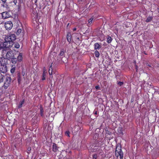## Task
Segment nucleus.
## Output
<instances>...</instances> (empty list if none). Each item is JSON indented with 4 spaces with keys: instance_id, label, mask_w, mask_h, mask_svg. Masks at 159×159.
<instances>
[{
    "instance_id": "nucleus-1",
    "label": "nucleus",
    "mask_w": 159,
    "mask_h": 159,
    "mask_svg": "<svg viewBox=\"0 0 159 159\" xmlns=\"http://www.w3.org/2000/svg\"><path fill=\"white\" fill-rule=\"evenodd\" d=\"M11 81V78L10 77L7 76L5 80L2 87L6 89L9 86Z\"/></svg>"
},
{
    "instance_id": "nucleus-2",
    "label": "nucleus",
    "mask_w": 159,
    "mask_h": 159,
    "mask_svg": "<svg viewBox=\"0 0 159 159\" xmlns=\"http://www.w3.org/2000/svg\"><path fill=\"white\" fill-rule=\"evenodd\" d=\"M1 64L0 65V72L1 73H6L7 70V67L6 64L5 63H2L1 62Z\"/></svg>"
},
{
    "instance_id": "nucleus-3",
    "label": "nucleus",
    "mask_w": 159,
    "mask_h": 159,
    "mask_svg": "<svg viewBox=\"0 0 159 159\" xmlns=\"http://www.w3.org/2000/svg\"><path fill=\"white\" fill-rule=\"evenodd\" d=\"M4 40L9 39L10 40H16V36L15 34L10 33L7 35H5L3 36Z\"/></svg>"
},
{
    "instance_id": "nucleus-4",
    "label": "nucleus",
    "mask_w": 159,
    "mask_h": 159,
    "mask_svg": "<svg viewBox=\"0 0 159 159\" xmlns=\"http://www.w3.org/2000/svg\"><path fill=\"white\" fill-rule=\"evenodd\" d=\"M13 24L12 22L10 21H8L6 22L5 24V26L7 30H10L13 27Z\"/></svg>"
},
{
    "instance_id": "nucleus-5",
    "label": "nucleus",
    "mask_w": 159,
    "mask_h": 159,
    "mask_svg": "<svg viewBox=\"0 0 159 159\" xmlns=\"http://www.w3.org/2000/svg\"><path fill=\"white\" fill-rule=\"evenodd\" d=\"M6 56L8 59H11L14 56V53L12 51H10L7 52Z\"/></svg>"
},
{
    "instance_id": "nucleus-6",
    "label": "nucleus",
    "mask_w": 159,
    "mask_h": 159,
    "mask_svg": "<svg viewBox=\"0 0 159 159\" xmlns=\"http://www.w3.org/2000/svg\"><path fill=\"white\" fill-rule=\"evenodd\" d=\"M52 151L55 152H59V147L55 143H52Z\"/></svg>"
},
{
    "instance_id": "nucleus-7",
    "label": "nucleus",
    "mask_w": 159,
    "mask_h": 159,
    "mask_svg": "<svg viewBox=\"0 0 159 159\" xmlns=\"http://www.w3.org/2000/svg\"><path fill=\"white\" fill-rule=\"evenodd\" d=\"M2 17L3 19L7 18L10 17V15L9 14V13L7 12H4L2 14Z\"/></svg>"
},
{
    "instance_id": "nucleus-8",
    "label": "nucleus",
    "mask_w": 159,
    "mask_h": 159,
    "mask_svg": "<svg viewBox=\"0 0 159 159\" xmlns=\"http://www.w3.org/2000/svg\"><path fill=\"white\" fill-rule=\"evenodd\" d=\"M16 34L17 35H20V38L23 37L24 36V33L23 32H22V30L21 29H20L17 30L16 32Z\"/></svg>"
},
{
    "instance_id": "nucleus-9",
    "label": "nucleus",
    "mask_w": 159,
    "mask_h": 159,
    "mask_svg": "<svg viewBox=\"0 0 159 159\" xmlns=\"http://www.w3.org/2000/svg\"><path fill=\"white\" fill-rule=\"evenodd\" d=\"M115 155L116 157L118 158L119 156L120 157H121V156H123V153L122 151H121L120 150V151H118V152H115Z\"/></svg>"
},
{
    "instance_id": "nucleus-10",
    "label": "nucleus",
    "mask_w": 159,
    "mask_h": 159,
    "mask_svg": "<svg viewBox=\"0 0 159 159\" xmlns=\"http://www.w3.org/2000/svg\"><path fill=\"white\" fill-rule=\"evenodd\" d=\"M99 146H95L94 148L91 147L89 150L91 152H96L98 149V147Z\"/></svg>"
},
{
    "instance_id": "nucleus-11",
    "label": "nucleus",
    "mask_w": 159,
    "mask_h": 159,
    "mask_svg": "<svg viewBox=\"0 0 159 159\" xmlns=\"http://www.w3.org/2000/svg\"><path fill=\"white\" fill-rule=\"evenodd\" d=\"M5 41L4 42V43L3 44V46H4V45H5V46L4 47L5 48H7V47H8L10 46V45H9L7 46H7H6V44L8 42L9 43H13V41H14V40H7V41L5 40Z\"/></svg>"
},
{
    "instance_id": "nucleus-12",
    "label": "nucleus",
    "mask_w": 159,
    "mask_h": 159,
    "mask_svg": "<svg viewBox=\"0 0 159 159\" xmlns=\"http://www.w3.org/2000/svg\"><path fill=\"white\" fill-rule=\"evenodd\" d=\"M39 108L40 110V114L41 116L42 117H44V111L42 105H40L39 106Z\"/></svg>"
},
{
    "instance_id": "nucleus-13",
    "label": "nucleus",
    "mask_w": 159,
    "mask_h": 159,
    "mask_svg": "<svg viewBox=\"0 0 159 159\" xmlns=\"http://www.w3.org/2000/svg\"><path fill=\"white\" fill-rule=\"evenodd\" d=\"M25 102V99H23L22 100L20 101V102H19V105L18 106V109L21 108L22 106V105Z\"/></svg>"
},
{
    "instance_id": "nucleus-14",
    "label": "nucleus",
    "mask_w": 159,
    "mask_h": 159,
    "mask_svg": "<svg viewBox=\"0 0 159 159\" xmlns=\"http://www.w3.org/2000/svg\"><path fill=\"white\" fill-rule=\"evenodd\" d=\"M16 59L19 61H21L22 59V54L21 53H19Z\"/></svg>"
},
{
    "instance_id": "nucleus-15",
    "label": "nucleus",
    "mask_w": 159,
    "mask_h": 159,
    "mask_svg": "<svg viewBox=\"0 0 159 159\" xmlns=\"http://www.w3.org/2000/svg\"><path fill=\"white\" fill-rule=\"evenodd\" d=\"M117 131L119 134L123 135V128L122 127H119L117 129Z\"/></svg>"
},
{
    "instance_id": "nucleus-16",
    "label": "nucleus",
    "mask_w": 159,
    "mask_h": 159,
    "mask_svg": "<svg viewBox=\"0 0 159 159\" xmlns=\"http://www.w3.org/2000/svg\"><path fill=\"white\" fill-rule=\"evenodd\" d=\"M94 46L95 50L99 49L101 48V46L98 43H95Z\"/></svg>"
},
{
    "instance_id": "nucleus-17",
    "label": "nucleus",
    "mask_w": 159,
    "mask_h": 159,
    "mask_svg": "<svg viewBox=\"0 0 159 159\" xmlns=\"http://www.w3.org/2000/svg\"><path fill=\"white\" fill-rule=\"evenodd\" d=\"M46 72L45 70H44L43 71V73L42 74V80H45V76L46 74Z\"/></svg>"
},
{
    "instance_id": "nucleus-18",
    "label": "nucleus",
    "mask_w": 159,
    "mask_h": 159,
    "mask_svg": "<svg viewBox=\"0 0 159 159\" xmlns=\"http://www.w3.org/2000/svg\"><path fill=\"white\" fill-rule=\"evenodd\" d=\"M48 72L49 74L51 75L52 74V65L50 66L49 67Z\"/></svg>"
},
{
    "instance_id": "nucleus-19",
    "label": "nucleus",
    "mask_w": 159,
    "mask_h": 159,
    "mask_svg": "<svg viewBox=\"0 0 159 159\" xmlns=\"http://www.w3.org/2000/svg\"><path fill=\"white\" fill-rule=\"evenodd\" d=\"M120 150L121 151H122L121 149V146H119L118 145H117L116 146V149L115 152H118V151H120Z\"/></svg>"
},
{
    "instance_id": "nucleus-20",
    "label": "nucleus",
    "mask_w": 159,
    "mask_h": 159,
    "mask_svg": "<svg viewBox=\"0 0 159 159\" xmlns=\"http://www.w3.org/2000/svg\"><path fill=\"white\" fill-rule=\"evenodd\" d=\"M66 50L63 49H61L60 51L59 55L61 56H63L64 55V54Z\"/></svg>"
},
{
    "instance_id": "nucleus-21",
    "label": "nucleus",
    "mask_w": 159,
    "mask_h": 159,
    "mask_svg": "<svg viewBox=\"0 0 159 159\" xmlns=\"http://www.w3.org/2000/svg\"><path fill=\"white\" fill-rule=\"evenodd\" d=\"M16 70V67L15 66L12 65V68L11 69L10 72H11L13 74L15 72Z\"/></svg>"
},
{
    "instance_id": "nucleus-22",
    "label": "nucleus",
    "mask_w": 159,
    "mask_h": 159,
    "mask_svg": "<svg viewBox=\"0 0 159 159\" xmlns=\"http://www.w3.org/2000/svg\"><path fill=\"white\" fill-rule=\"evenodd\" d=\"M102 152V150L100 148V147H98V149L96 152L98 154H100Z\"/></svg>"
},
{
    "instance_id": "nucleus-23",
    "label": "nucleus",
    "mask_w": 159,
    "mask_h": 159,
    "mask_svg": "<svg viewBox=\"0 0 159 159\" xmlns=\"http://www.w3.org/2000/svg\"><path fill=\"white\" fill-rule=\"evenodd\" d=\"M153 17L152 16H148L146 20L147 22H150L152 19Z\"/></svg>"
},
{
    "instance_id": "nucleus-24",
    "label": "nucleus",
    "mask_w": 159,
    "mask_h": 159,
    "mask_svg": "<svg viewBox=\"0 0 159 159\" xmlns=\"http://www.w3.org/2000/svg\"><path fill=\"white\" fill-rule=\"evenodd\" d=\"M94 54H95V56L96 57H99L100 54H99V52L98 51H95V52H94Z\"/></svg>"
},
{
    "instance_id": "nucleus-25",
    "label": "nucleus",
    "mask_w": 159,
    "mask_h": 159,
    "mask_svg": "<svg viewBox=\"0 0 159 159\" xmlns=\"http://www.w3.org/2000/svg\"><path fill=\"white\" fill-rule=\"evenodd\" d=\"M11 59V61L12 63H16L17 61V59L16 58L12 57Z\"/></svg>"
},
{
    "instance_id": "nucleus-26",
    "label": "nucleus",
    "mask_w": 159,
    "mask_h": 159,
    "mask_svg": "<svg viewBox=\"0 0 159 159\" xmlns=\"http://www.w3.org/2000/svg\"><path fill=\"white\" fill-rule=\"evenodd\" d=\"M4 76L1 75L0 76V83L2 82L3 81V78Z\"/></svg>"
},
{
    "instance_id": "nucleus-27",
    "label": "nucleus",
    "mask_w": 159,
    "mask_h": 159,
    "mask_svg": "<svg viewBox=\"0 0 159 159\" xmlns=\"http://www.w3.org/2000/svg\"><path fill=\"white\" fill-rule=\"evenodd\" d=\"M14 47L15 48H18L20 47L19 44L18 43H15L14 45Z\"/></svg>"
},
{
    "instance_id": "nucleus-28",
    "label": "nucleus",
    "mask_w": 159,
    "mask_h": 159,
    "mask_svg": "<svg viewBox=\"0 0 159 159\" xmlns=\"http://www.w3.org/2000/svg\"><path fill=\"white\" fill-rule=\"evenodd\" d=\"M105 131L106 133L108 135H110L112 134V133L111 131H108L107 129H106Z\"/></svg>"
},
{
    "instance_id": "nucleus-29",
    "label": "nucleus",
    "mask_w": 159,
    "mask_h": 159,
    "mask_svg": "<svg viewBox=\"0 0 159 159\" xmlns=\"http://www.w3.org/2000/svg\"><path fill=\"white\" fill-rule=\"evenodd\" d=\"M93 20V17H91L88 20V23L89 24H91Z\"/></svg>"
},
{
    "instance_id": "nucleus-30",
    "label": "nucleus",
    "mask_w": 159,
    "mask_h": 159,
    "mask_svg": "<svg viewBox=\"0 0 159 159\" xmlns=\"http://www.w3.org/2000/svg\"><path fill=\"white\" fill-rule=\"evenodd\" d=\"M71 39L70 37V33H69L67 34V40H70Z\"/></svg>"
},
{
    "instance_id": "nucleus-31",
    "label": "nucleus",
    "mask_w": 159,
    "mask_h": 159,
    "mask_svg": "<svg viewBox=\"0 0 159 159\" xmlns=\"http://www.w3.org/2000/svg\"><path fill=\"white\" fill-rule=\"evenodd\" d=\"M65 135L67 136L68 137H70V132L69 131H67L65 132Z\"/></svg>"
},
{
    "instance_id": "nucleus-32",
    "label": "nucleus",
    "mask_w": 159,
    "mask_h": 159,
    "mask_svg": "<svg viewBox=\"0 0 159 159\" xmlns=\"http://www.w3.org/2000/svg\"><path fill=\"white\" fill-rule=\"evenodd\" d=\"M97 156L96 154H94L93 156V159H97Z\"/></svg>"
},
{
    "instance_id": "nucleus-33",
    "label": "nucleus",
    "mask_w": 159,
    "mask_h": 159,
    "mask_svg": "<svg viewBox=\"0 0 159 159\" xmlns=\"http://www.w3.org/2000/svg\"><path fill=\"white\" fill-rule=\"evenodd\" d=\"M105 39H107V40H111V38L110 36H107L106 37V38H105Z\"/></svg>"
},
{
    "instance_id": "nucleus-34",
    "label": "nucleus",
    "mask_w": 159,
    "mask_h": 159,
    "mask_svg": "<svg viewBox=\"0 0 159 159\" xmlns=\"http://www.w3.org/2000/svg\"><path fill=\"white\" fill-rule=\"evenodd\" d=\"M31 150V148L30 147H29L27 148V153L29 154V152H30V151Z\"/></svg>"
},
{
    "instance_id": "nucleus-35",
    "label": "nucleus",
    "mask_w": 159,
    "mask_h": 159,
    "mask_svg": "<svg viewBox=\"0 0 159 159\" xmlns=\"http://www.w3.org/2000/svg\"><path fill=\"white\" fill-rule=\"evenodd\" d=\"M123 84V82H119L118 83V84L120 86H121Z\"/></svg>"
},
{
    "instance_id": "nucleus-36",
    "label": "nucleus",
    "mask_w": 159,
    "mask_h": 159,
    "mask_svg": "<svg viewBox=\"0 0 159 159\" xmlns=\"http://www.w3.org/2000/svg\"><path fill=\"white\" fill-rule=\"evenodd\" d=\"M95 88L97 89H99V86H96Z\"/></svg>"
},
{
    "instance_id": "nucleus-37",
    "label": "nucleus",
    "mask_w": 159,
    "mask_h": 159,
    "mask_svg": "<svg viewBox=\"0 0 159 159\" xmlns=\"http://www.w3.org/2000/svg\"><path fill=\"white\" fill-rule=\"evenodd\" d=\"M21 81V80L20 78V77H19L18 79V82L19 83V84H20V81Z\"/></svg>"
},
{
    "instance_id": "nucleus-38",
    "label": "nucleus",
    "mask_w": 159,
    "mask_h": 159,
    "mask_svg": "<svg viewBox=\"0 0 159 159\" xmlns=\"http://www.w3.org/2000/svg\"><path fill=\"white\" fill-rule=\"evenodd\" d=\"M47 123H46L44 125V127H45L46 128V127H47Z\"/></svg>"
},
{
    "instance_id": "nucleus-39",
    "label": "nucleus",
    "mask_w": 159,
    "mask_h": 159,
    "mask_svg": "<svg viewBox=\"0 0 159 159\" xmlns=\"http://www.w3.org/2000/svg\"><path fill=\"white\" fill-rule=\"evenodd\" d=\"M94 114L95 115H97L98 114V112L97 111H94Z\"/></svg>"
},
{
    "instance_id": "nucleus-40",
    "label": "nucleus",
    "mask_w": 159,
    "mask_h": 159,
    "mask_svg": "<svg viewBox=\"0 0 159 159\" xmlns=\"http://www.w3.org/2000/svg\"><path fill=\"white\" fill-rule=\"evenodd\" d=\"M112 40H107V42L108 43H110L111 42Z\"/></svg>"
},
{
    "instance_id": "nucleus-41",
    "label": "nucleus",
    "mask_w": 159,
    "mask_h": 159,
    "mask_svg": "<svg viewBox=\"0 0 159 159\" xmlns=\"http://www.w3.org/2000/svg\"><path fill=\"white\" fill-rule=\"evenodd\" d=\"M135 66H136V71H137V70H138V67L136 65H135Z\"/></svg>"
},
{
    "instance_id": "nucleus-42",
    "label": "nucleus",
    "mask_w": 159,
    "mask_h": 159,
    "mask_svg": "<svg viewBox=\"0 0 159 159\" xmlns=\"http://www.w3.org/2000/svg\"><path fill=\"white\" fill-rule=\"evenodd\" d=\"M98 32L99 34H101L102 33V31L100 30H99L98 31Z\"/></svg>"
},
{
    "instance_id": "nucleus-43",
    "label": "nucleus",
    "mask_w": 159,
    "mask_h": 159,
    "mask_svg": "<svg viewBox=\"0 0 159 159\" xmlns=\"http://www.w3.org/2000/svg\"><path fill=\"white\" fill-rule=\"evenodd\" d=\"M2 48V45L0 44V50Z\"/></svg>"
},
{
    "instance_id": "nucleus-44",
    "label": "nucleus",
    "mask_w": 159,
    "mask_h": 159,
    "mask_svg": "<svg viewBox=\"0 0 159 159\" xmlns=\"http://www.w3.org/2000/svg\"><path fill=\"white\" fill-rule=\"evenodd\" d=\"M2 2H4V3H5L6 1L7 0H1Z\"/></svg>"
},
{
    "instance_id": "nucleus-45",
    "label": "nucleus",
    "mask_w": 159,
    "mask_h": 159,
    "mask_svg": "<svg viewBox=\"0 0 159 159\" xmlns=\"http://www.w3.org/2000/svg\"><path fill=\"white\" fill-rule=\"evenodd\" d=\"M76 30V28H75L73 29V31H75Z\"/></svg>"
},
{
    "instance_id": "nucleus-46",
    "label": "nucleus",
    "mask_w": 159,
    "mask_h": 159,
    "mask_svg": "<svg viewBox=\"0 0 159 159\" xmlns=\"http://www.w3.org/2000/svg\"><path fill=\"white\" fill-rule=\"evenodd\" d=\"M123 156H121L120 157V159H123Z\"/></svg>"
},
{
    "instance_id": "nucleus-47",
    "label": "nucleus",
    "mask_w": 159,
    "mask_h": 159,
    "mask_svg": "<svg viewBox=\"0 0 159 159\" xmlns=\"http://www.w3.org/2000/svg\"><path fill=\"white\" fill-rule=\"evenodd\" d=\"M67 41L69 42V43H71V41H72V42H73V40H67Z\"/></svg>"
},
{
    "instance_id": "nucleus-48",
    "label": "nucleus",
    "mask_w": 159,
    "mask_h": 159,
    "mask_svg": "<svg viewBox=\"0 0 159 159\" xmlns=\"http://www.w3.org/2000/svg\"><path fill=\"white\" fill-rule=\"evenodd\" d=\"M61 154L60 156H59V159H61L60 158V157H61Z\"/></svg>"
},
{
    "instance_id": "nucleus-49",
    "label": "nucleus",
    "mask_w": 159,
    "mask_h": 159,
    "mask_svg": "<svg viewBox=\"0 0 159 159\" xmlns=\"http://www.w3.org/2000/svg\"><path fill=\"white\" fill-rule=\"evenodd\" d=\"M144 54H145V55H147V53H146L145 52H144Z\"/></svg>"
},
{
    "instance_id": "nucleus-50",
    "label": "nucleus",
    "mask_w": 159,
    "mask_h": 159,
    "mask_svg": "<svg viewBox=\"0 0 159 159\" xmlns=\"http://www.w3.org/2000/svg\"><path fill=\"white\" fill-rule=\"evenodd\" d=\"M37 1V0H35V3Z\"/></svg>"
},
{
    "instance_id": "nucleus-51",
    "label": "nucleus",
    "mask_w": 159,
    "mask_h": 159,
    "mask_svg": "<svg viewBox=\"0 0 159 159\" xmlns=\"http://www.w3.org/2000/svg\"><path fill=\"white\" fill-rule=\"evenodd\" d=\"M69 25V23H68V24H67V26H68V25Z\"/></svg>"
},
{
    "instance_id": "nucleus-52",
    "label": "nucleus",
    "mask_w": 159,
    "mask_h": 159,
    "mask_svg": "<svg viewBox=\"0 0 159 159\" xmlns=\"http://www.w3.org/2000/svg\"><path fill=\"white\" fill-rule=\"evenodd\" d=\"M148 66H150V67H151V66H150L149 65H148Z\"/></svg>"
},
{
    "instance_id": "nucleus-53",
    "label": "nucleus",
    "mask_w": 159,
    "mask_h": 159,
    "mask_svg": "<svg viewBox=\"0 0 159 159\" xmlns=\"http://www.w3.org/2000/svg\"><path fill=\"white\" fill-rule=\"evenodd\" d=\"M158 12H159V8H158Z\"/></svg>"
},
{
    "instance_id": "nucleus-54",
    "label": "nucleus",
    "mask_w": 159,
    "mask_h": 159,
    "mask_svg": "<svg viewBox=\"0 0 159 159\" xmlns=\"http://www.w3.org/2000/svg\"><path fill=\"white\" fill-rule=\"evenodd\" d=\"M34 42H35V43H36V41H34Z\"/></svg>"
}]
</instances>
